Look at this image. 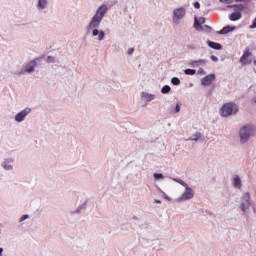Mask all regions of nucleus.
Returning <instances> with one entry per match:
<instances>
[{"instance_id":"f257e3e1","label":"nucleus","mask_w":256,"mask_h":256,"mask_svg":"<svg viewBox=\"0 0 256 256\" xmlns=\"http://www.w3.org/2000/svg\"><path fill=\"white\" fill-rule=\"evenodd\" d=\"M105 13H107V6L102 5L96 11L95 16L93 17L89 28L94 29L95 27H99L101 21H103V17H105Z\"/></svg>"},{"instance_id":"f03ea898","label":"nucleus","mask_w":256,"mask_h":256,"mask_svg":"<svg viewBox=\"0 0 256 256\" xmlns=\"http://www.w3.org/2000/svg\"><path fill=\"white\" fill-rule=\"evenodd\" d=\"M239 111V108H237V105L233 103H226L222 106L220 110V114L222 117H229V115H235Z\"/></svg>"},{"instance_id":"7ed1b4c3","label":"nucleus","mask_w":256,"mask_h":256,"mask_svg":"<svg viewBox=\"0 0 256 256\" xmlns=\"http://www.w3.org/2000/svg\"><path fill=\"white\" fill-rule=\"evenodd\" d=\"M255 133V127L253 126H244L240 129V141L242 143H247L251 135Z\"/></svg>"},{"instance_id":"20e7f679","label":"nucleus","mask_w":256,"mask_h":256,"mask_svg":"<svg viewBox=\"0 0 256 256\" xmlns=\"http://www.w3.org/2000/svg\"><path fill=\"white\" fill-rule=\"evenodd\" d=\"M173 21L174 23H179L181 19L185 17V8H177L173 12Z\"/></svg>"},{"instance_id":"39448f33","label":"nucleus","mask_w":256,"mask_h":256,"mask_svg":"<svg viewBox=\"0 0 256 256\" xmlns=\"http://www.w3.org/2000/svg\"><path fill=\"white\" fill-rule=\"evenodd\" d=\"M238 11L237 12H233L230 14V21H239V19H241L242 14L241 11H243V9H245V7L243 5H236L234 6Z\"/></svg>"},{"instance_id":"423d86ee","label":"nucleus","mask_w":256,"mask_h":256,"mask_svg":"<svg viewBox=\"0 0 256 256\" xmlns=\"http://www.w3.org/2000/svg\"><path fill=\"white\" fill-rule=\"evenodd\" d=\"M194 195L195 194L193 192V189H191L189 186H186V191L179 198V201H187L189 199H193Z\"/></svg>"},{"instance_id":"0eeeda50","label":"nucleus","mask_w":256,"mask_h":256,"mask_svg":"<svg viewBox=\"0 0 256 256\" xmlns=\"http://www.w3.org/2000/svg\"><path fill=\"white\" fill-rule=\"evenodd\" d=\"M251 61H253L251 59V53L249 52V50H246L243 54V56L241 57V63L243 65H249V63H251Z\"/></svg>"},{"instance_id":"6e6552de","label":"nucleus","mask_w":256,"mask_h":256,"mask_svg":"<svg viewBox=\"0 0 256 256\" xmlns=\"http://www.w3.org/2000/svg\"><path fill=\"white\" fill-rule=\"evenodd\" d=\"M29 113H31V109L29 108L24 109L23 111H21L19 114L16 115L15 117L16 121H18V123L23 121V119H25V117H27Z\"/></svg>"},{"instance_id":"1a4fd4ad","label":"nucleus","mask_w":256,"mask_h":256,"mask_svg":"<svg viewBox=\"0 0 256 256\" xmlns=\"http://www.w3.org/2000/svg\"><path fill=\"white\" fill-rule=\"evenodd\" d=\"M250 206L251 204L249 203V194L246 193L242 198V211H247V209H249Z\"/></svg>"},{"instance_id":"9d476101","label":"nucleus","mask_w":256,"mask_h":256,"mask_svg":"<svg viewBox=\"0 0 256 256\" xmlns=\"http://www.w3.org/2000/svg\"><path fill=\"white\" fill-rule=\"evenodd\" d=\"M213 81H215V75L214 74H210L207 75L206 77H204L201 81L202 85H211V83H213Z\"/></svg>"},{"instance_id":"9b49d317","label":"nucleus","mask_w":256,"mask_h":256,"mask_svg":"<svg viewBox=\"0 0 256 256\" xmlns=\"http://www.w3.org/2000/svg\"><path fill=\"white\" fill-rule=\"evenodd\" d=\"M205 23V18L201 17L199 19L195 18L194 27L197 31H201L203 29L202 25Z\"/></svg>"},{"instance_id":"f8f14e48","label":"nucleus","mask_w":256,"mask_h":256,"mask_svg":"<svg viewBox=\"0 0 256 256\" xmlns=\"http://www.w3.org/2000/svg\"><path fill=\"white\" fill-rule=\"evenodd\" d=\"M235 29V26H226L220 31V34L227 35V33H231V31H235Z\"/></svg>"},{"instance_id":"ddd939ff","label":"nucleus","mask_w":256,"mask_h":256,"mask_svg":"<svg viewBox=\"0 0 256 256\" xmlns=\"http://www.w3.org/2000/svg\"><path fill=\"white\" fill-rule=\"evenodd\" d=\"M97 35H99L98 41H102V39H104V37H105V32H103V31L99 32L97 29H95L93 31V37H97Z\"/></svg>"},{"instance_id":"4468645a","label":"nucleus","mask_w":256,"mask_h":256,"mask_svg":"<svg viewBox=\"0 0 256 256\" xmlns=\"http://www.w3.org/2000/svg\"><path fill=\"white\" fill-rule=\"evenodd\" d=\"M233 185H234V187H237L238 189L241 187V179L239 178V176H235L233 178Z\"/></svg>"},{"instance_id":"2eb2a0df","label":"nucleus","mask_w":256,"mask_h":256,"mask_svg":"<svg viewBox=\"0 0 256 256\" xmlns=\"http://www.w3.org/2000/svg\"><path fill=\"white\" fill-rule=\"evenodd\" d=\"M209 47H211L212 49H221V44L217 43V42H208Z\"/></svg>"},{"instance_id":"dca6fc26","label":"nucleus","mask_w":256,"mask_h":256,"mask_svg":"<svg viewBox=\"0 0 256 256\" xmlns=\"http://www.w3.org/2000/svg\"><path fill=\"white\" fill-rule=\"evenodd\" d=\"M142 99H145L146 101H153V99H155V96L150 94H143Z\"/></svg>"},{"instance_id":"f3484780","label":"nucleus","mask_w":256,"mask_h":256,"mask_svg":"<svg viewBox=\"0 0 256 256\" xmlns=\"http://www.w3.org/2000/svg\"><path fill=\"white\" fill-rule=\"evenodd\" d=\"M45 5H47V0H39L38 7H40V9H44Z\"/></svg>"},{"instance_id":"a211bd4d","label":"nucleus","mask_w":256,"mask_h":256,"mask_svg":"<svg viewBox=\"0 0 256 256\" xmlns=\"http://www.w3.org/2000/svg\"><path fill=\"white\" fill-rule=\"evenodd\" d=\"M184 73L185 75H195L196 71L193 69H186Z\"/></svg>"},{"instance_id":"6ab92c4d","label":"nucleus","mask_w":256,"mask_h":256,"mask_svg":"<svg viewBox=\"0 0 256 256\" xmlns=\"http://www.w3.org/2000/svg\"><path fill=\"white\" fill-rule=\"evenodd\" d=\"M172 84L173 85H180L181 80H179V78H177V77H174V78H172Z\"/></svg>"},{"instance_id":"aec40b11","label":"nucleus","mask_w":256,"mask_h":256,"mask_svg":"<svg viewBox=\"0 0 256 256\" xmlns=\"http://www.w3.org/2000/svg\"><path fill=\"white\" fill-rule=\"evenodd\" d=\"M169 91H171V87L170 86H164L163 88H162V93H169Z\"/></svg>"},{"instance_id":"412c9836","label":"nucleus","mask_w":256,"mask_h":256,"mask_svg":"<svg viewBox=\"0 0 256 256\" xmlns=\"http://www.w3.org/2000/svg\"><path fill=\"white\" fill-rule=\"evenodd\" d=\"M31 65L29 68L26 69L27 73H32L33 67H35V62H31Z\"/></svg>"},{"instance_id":"4be33fe9","label":"nucleus","mask_w":256,"mask_h":256,"mask_svg":"<svg viewBox=\"0 0 256 256\" xmlns=\"http://www.w3.org/2000/svg\"><path fill=\"white\" fill-rule=\"evenodd\" d=\"M174 181H177V183H179L180 185H183V187H188L187 183H185L183 180H177L175 179Z\"/></svg>"},{"instance_id":"5701e85b","label":"nucleus","mask_w":256,"mask_h":256,"mask_svg":"<svg viewBox=\"0 0 256 256\" xmlns=\"http://www.w3.org/2000/svg\"><path fill=\"white\" fill-rule=\"evenodd\" d=\"M154 178L155 179H163V174L155 173Z\"/></svg>"},{"instance_id":"b1692460","label":"nucleus","mask_w":256,"mask_h":256,"mask_svg":"<svg viewBox=\"0 0 256 256\" xmlns=\"http://www.w3.org/2000/svg\"><path fill=\"white\" fill-rule=\"evenodd\" d=\"M201 137V134L197 133L195 137L192 138V141H197Z\"/></svg>"},{"instance_id":"393cba45","label":"nucleus","mask_w":256,"mask_h":256,"mask_svg":"<svg viewBox=\"0 0 256 256\" xmlns=\"http://www.w3.org/2000/svg\"><path fill=\"white\" fill-rule=\"evenodd\" d=\"M197 63H205V60H199V61L192 62V65H197Z\"/></svg>"},{"instance_id":"a878e982","label":"nucleus","mask_w":256,"mask_h":256,"mask_svg":"<svg viewBox=\"0 0 256 256\" xmlns=\"http://www.w3.org/2000/svg\"><path fill=\"white\" fill-rule=\"evenodd\" d=\"M25 219H29V215H24L20 218V221H25Z\"/></svg>"},{"instance_id":"bb28decb","label":"nucleus","mask_w":256,"mask_h":256,"mask_svg":"<svg viewBox=\"0 0 256 256\" xmlns=\"http://www.w3.org/2000/svg\"><path fill=\"white\" fill-rule=\"evenodd\" d=\"M198 73H200L201 75H205V70H203V68H200V69L198 70Z\"/></svg>"},{"instance_id":"cd10ccee","label":"nucleus","mask_w":256,"mask_h":256,"mask_svg":"<svg viewBox=\"0 0 256 256\" xmlns=\"http://www.w3.org/2000/svg\"><path fill=\"white\" fill-rule=\"evenodd\" d=\"M175 111H176V113H179V111H181V107L179 105H176Z\"/></svg>"},{"instance_id":"c85d7f7f","label":"nucleus","mask_w":256,"mask_h":256,"mask_svg":"<svg viewBox=\"0 0 256 256\" xmlns=\"http://www.w3.org/2000/svg\"><path fill=\"white\" fill-rule=\"evenodd\" d=\"M194 7H195V9H199V7H201V4H199V2H196V3L194 4Z\"/></svg>"},{"instance_id":"c756f323","label":"nucleus","mask_w":256,"mask_h":256,"mask_svg":"<svg viewBox=\"0 0 256 256\" xmlns=\"http://www.w3.org/2000/svg\"><path fill=\"white\" fill-rule=\"evenodd\" d=\"M133 51H135V50H134L133 48H130V49L128 50L129 55H132Z\"/></svg>"},{"instance_id":"7c9ffc66","label":"nucleus","mask_w":256,"mask_h":256,"mask_svg":"<svg viewBox=\"0 0 256 256\" xmlns=\"http://www.w3.org/2000/svg\"><path fill=\"white\" fill-rule=\"evenodd\" d=\"M164 199H166V201H171V198H169L167 195H164Z\"/></svg>"},{"instance_id":"2f4dec72","label":"nucleus","mask_w":256,"mask_h":256,"mask_svg":"<svg viewBox=\"0 0 256 256\" xmlns=\"http://www.w3.org/2000/svg\"><path fill=\"white\" fill-rule=\"evenodd\" d=\"M213 61H217V57L212 56Z\"/></svg>"},{"instance_id":"473e14b6","label":"nucleus","mask_w":256,"mask_h":256,"mask_svg":"<svg viewBox=\"0 0 256 256\" xmlns=\"http://www.w3.org/2000/svg\"><path fill=\"white\" fill-rule=\"evenodd\" d=\"M5 169H11V166H4Z\"/></svg>"},{"instance_id":"72a5a7b5","label":"nucleus","mask_w":256,"mask_h":256,"mask_svg":"<svg viewBox=\"0 0 256 256\" xmlns=\"http://www.w3.org/2000/svg\"><path fill=\"white\" fill-rule=\"evenodd\" d=\"M222 3H227V0H220Z\"/></svg>"},{"instance_id":"f704fd0d","label":"nucleus","mask_w":256,"mask_h":256,"mask_svg":"<svg viewBox=\"0 0 256 256\" xmlns=\"http://www.w3.org/2000/svg\"><path fill=\"white\" fill-rule=\"evenodd\" d=\"M239 1H249V0H236L237 3H239Z\"/></svg>"},{"instance_id":"c9c22d12","label":"nucleus","mask_w":256,"mask_h":256,"mask_svg":"<svg viewBox=\"0 0 256 256\" xmlns=\"http://www.w3.org/2000/svg\"><path fill=\"white\" fill-rule=\"evenodd\" d=\"M155 203H161V201L160 200H155Z\"/></svg>"},{"instance_id":"e433bc0d","label":"nucleus","mask_w":256,"mask_h":256,"mask_svg":"<svg viewBox=\"0 0 256 256\" xmlns=\"http://www.w3.org/2000/svg\"><path fill=\"white\" fill-rule=\"evenodd\" d=\"M1 253H3V248H0V255H1Z\"/></svg>"},{"instance_id":"4c0bfd02","label":"nucleus","mask_w":256,"mask_h":256,"mask_svg":"<svg viewBox=\"0 0 256 256\" xmlns=\"http://www.w3.org/2000/svg\"><path fill=\"white\" fill-rule=\"evenodd\" d=\"M51 59H53V58H51V57L48 58L49 61H51Z\"/></svg>"},{"instance_id":"58836bf2","label":"nucleus","mask_w":256,"mask_h":256,"mask_svg":"<svg viewBox=\"0 0 256 256\" xmlns=\"http://www.w3.org/2000/svg\"><path fill=\"white\" fill-rule=\"evenodd\" d=\"M254 103H256V98L254 99Z\"/></svg>"}]
</instances>
